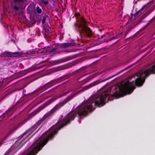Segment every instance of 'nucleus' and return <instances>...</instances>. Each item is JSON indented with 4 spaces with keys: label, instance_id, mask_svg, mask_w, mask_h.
<instances>
[{
    "label": "nucleus",
    "instance_id": "nucleus-5",
    "mask_svg": "<svg viewBox=\"0 0 155 155\" xmlns=\"http://www.w3.org/2000/svg\"><path fill=\"white\" fill-rule=\"evenodd\" d=\"M78 21V24L76 22L75 23L74 26L78 27L82 33H84L88 37L91 38L93 36V32L91 29L88 26L89 23L83 17L79 18Z\"/></svg>",
    "mask_w": 155,
    "mask_h": 155
},
{
    "label": "nucleus",
    "instance_id": "nucleus-28",
    "mask_svg": "<svg viewBox=\"0 0 155 155\" xmlns=\"http://www.w3.org/2000/svg\"><path fill=\"white\" fill-rule=\"evenodd\" d=\"M14 130H10L8 133L10 135L13 132Z\"/></svg>",
    "mask_w": 155,
    "mask_h": 155
},
{
    "label": "nucleus",
    "instance_id": "nucleus-9",
    "mask_svg": "<svg viewBox=\"0 0 155 155\" xmlns=\"http://www.w3.org/2000/svg\"><path fill=\"white\" fill-rule=\"evenodd\" d=\"M22 2V0H13L11 2V7L15 11H18L19 8L16 5H19Z\"/></svg>",
    "mask_w": 155,
    "mask_h": 155
},
{
    "label": "nucleus",
    "instance_id": "nucleus-21",
    "mask_svg": "<svg viewBox=\"0 0 155 155\" xmlns=\"http://www.w3.org/2000/svg\"><path fill=\"white\" fill-rule=\"evenodd\" d=\"M10 135L8 134L7 133L5 136L2 138V141H4L5 139H6Z\"/></svg>",
    "mask_w": 155,
    "mask_h": 155
},
{
    "label": "nucleus",
    "instance_id": "nucleus-1",
    "mask_svg": "<svg viewBox=\"0 0 155 155\" xmlns=\"http://www.w3.org/2000/svg\"><path fill=\"white\" fill-rule=\"evenodd\" d=\"M132 93V82L127 81L121 87H119V91H117L110 96L107 92H104L99 95L93 96L78 105L76 108H79L76 111L70 112L61 120H58L54 125L45 132L43 135L51 131L46 135L43 140L41 142H35L33 144L35 147L28 153L25 152L21 155H35L49 140H53L58 131L64 127L70 124L78 115L79 118H83L87 116L89 113L95 109V106L101 107L104 106L106 102L112 100L110 97L118 98L127 94Z\"/></svg>",
    "mask_w": 155,
    "mask_h": 155
},
{
    "label": "nucleus",
    "instance_id": "nucleus-43",
    "mask_svg": "<svg viewBox=\"0 0 155 155\" xmlns=\"http://www.w3.org/2000/svg\"><path fill=\"white\" fill-rule=\"evenodd\" d=\"M85 75V74H84L83 76H84Z\"/></svg>",
    "mask_w": 155,
    "mask_h": 155
},
{
    "label": "nucleus",
    "instance_id": "nucleus-13",
    "mask_svg": "<svg viewBox=\"0 0 155 155\" xmlns=\"http://www.w3.org/2000/svg\"><path fill=\"white\" fill-rule=\"evenodd\" d=\"M155 21V16L153 17L150 20L149 22L147 23V24H146L144 27L142 28V29H140L139 32H141L145 28L147 27L150 25V24L151 22H153V21Z\"/></svg>",
    "mask_w": 155,
    "mask_h": 155
},
{
    "label": "nucleus",
    "instance_id": "nucleus-7",
    "mask_svg": "<svg viewBox=\"0 0 155 155\" xmlns=\"http://www.w3.org/2000/svg\"><path fill=\"white\" fill-rule=\"evenodd\" d=\"M18 104V103L17 102L2 114V115H4L5 118L7 119L8 118L14 114L17 109L16 106Z\"/></svg>",
    "mask_w": 155,
    "mask_h": 155
},
{
    "label": "nucleus",
    "instance_id": "nucleus-4",
    "mask_svg": "<svg viewBox=\"0 0 155 155\" xmlns=\"http://www.w3.org/2000/svg\"><path fill=\"white\" fill-rule=\"evenodd\" d=\"M155 74V64L150 68L141 72L139 76L135 81V85L138 87H141L144 83L145 79L151 74Z\"/></svg>",
    "mask_w": 155,
    "mask_h": 155
},
{
    "label": "nucleus",
    "instance_id": "nucleus-33",
    "mask_svg": "<svg viewBox=\"0 0 155 155\" xmlns=\"http://www.w3.org/2000/svg\"><path fill=\"white\" fill-rule=\"evenodd\" d=\"M2 117H3V118H5L4 115H2V114L1 115H0V118H1Z\"/></svg>",
    "mask_w": 155,
    "mask_h": 155
},
{
    "label": "nucleus",
    "instance_id": "nucleus-8",
    "mask_svg": "<svg viewBox=\"0 0 155 155\" xmlns=\"http://www.w3.org/2000/svg\"><path fill=\"white\" fill-rule=\"evenodd\" d=\"M155 8L149 10L145 12L143 15L140 17L137 20L136 23L135 24V26H136L139 23L141 22L142 20L144 19L147 16L149 15L151 13Z\"/></svg>",
    "mask_w": 155,
    "mask_h": 155
},
{
    "label": "nucleus",
    "instance_id": "nucleus-30",
    "mask_svg": "<svg viewBox=\"0 0 155 155\" xmlns=\"http://www.w3.org/2000/svg\"><path fill=\"white\" fill-rule=\"evenodd\" d=\"M25 92H26V90H24L23 91V92H22L23 94L24 95H27V94H25Z\"/></svg>",
    "mask_w": 155,
    "mask_h": 155
},
{
    "label": "nucleus",
    "instance_id": "nucleus-15",
    "mask_svg": "<svg viewBox=\"0 0 155 155\" xmlns=\"http://www.w3.org/2000/svg\"><path fill=\"white\" fill-rule=\"evenodd\" d=\"M74 44L72 43H64L61 44V46L64 48H66L67 47L74 46Z\"/></svg>",
    "mask_w": 155,
    "mask_h": 155
},
{
    "label": "nucleus",
    "instance_id": "nucleus-14",
    "mask_svg": "<svg viewBox=\"0 0 155 155\" xmlns=\"http://www.w3.org/2000/svg\"><path fill=\"white\" fill-rule=\"evenodd\" d=\"M155 21V16L153 17L150 20L149 22L147 23V24H146L144 27L142 28V29H140L139 32H141L145 28L147 27L150 25V24L151 22H153V21Z\"/></svg>",
    "mask_w": 155,
    "mask_h": 155
},
{
    "label": "nucleus",
    "instance_id": "nucleus-35",
    "mask_svg": "<svg viewBox=\"0 0 155 155\" xmlns=\"http://www.w3.org/2000/svg\"><path fill=\"white\" fill-rule=\"evenodd\" d=\"M78 121L79 122V123H81V121H80V120L78 119Z\"/></svg>",
    "mask_w": 155,
    "mask_h": 155
},
{
    "label": "nucleus",
    "instance_id": "nucleus-10",
    "mask_svg": "<svg viewBox=\"0 0 155 155\" xmlns=\"http://www.w3.org/2000/svg\"><path fill=\"white\" fill-rule=\"evenodd\" d=\"M72 59V57L68 56L52 61L53 64H56L68 61Z\"/></svg>",
    "mask_w": 155,
    "mask_h": 155
},
{
    "label": "nucleus",
    "instance_id": "nucleus-25",
    "mask_svg": "<svg viewBox=\"0 0 155 155\" xmlns=\"http://www.w3.org/2000/svg\"><path fill=\"white\" fill-rule=\"evenodd\" d=\"M121 34V33H120L119 34H118V35H116V36H115V37L117 39L118 38H119V37H120V35Z\"/></svg>",
    "mask_w": 155,
    "mask_h": 155
},
{
    "label": "nucleus",
    "instance_id": "nucleus-27",
    "mask_svg": "<svg viewBox=\"0 0 155 155\" xmlns=\"http://www.w3.org/2000/svg\"><path fill=\"white\" fill-rule=\"evenodd\" d=\"M42 2H43L44 4L45 5H47L48 3V2L47 1L45 2L44 1H42Z\"/></svg>",
    "mask_w": 155,
    "mask_h": 155
},
{
    "label": "nucleus",
    "instance_id": "nucleus-40",
    "mask_svg": "<svg viewBox=\"0 0 155 155\" xmlns=\"http://www.w3.org/2000/svg\"><path fill=\"white\" fill-rule=\"evenodd\" d=\"M25 87V85L22 88V89H23L24 87Z\"/></svg>",
    "mask_w": 155,
    "mask_h": 155
},
{
    "label": "nucleus",
    "instance_id": "nucleus-38",
    "mask_svg": "<svg viewBox=\"0 0 155 155\" xmlns=\"http://www.w3.org/2000/svg\"><path fill=\"white\" fill-rule=\"evenodd\" d=\"M108 79H109V78H107V79H106L105 80H108Z\"/></svg>",
    "mask_w": 155,
    "mask_h": 155
},
{
    "label": "nucleus",
    "instance_id": "nucleus-32",
    "mask_svg": "<svg viewBox=\"0 0 155 155\" xmlns=\"http://www.w3.org/2000/svg\"><path fill=\"white\" fill-rule=\"evenodd\" d=\"M3 141H2V140L1 142H0V146L2 144V143H3Z\"/></svg>",
    "mask_w": 155,
    "mask_h": 155
},
{
    "label": "nucleus",
    "instance_id": "nucleus-22",
    "mask_svg": "<svg viewBox=\"0 0 155 155\" xmlns=\"http://www.w3.org/2000/svg\"><path fill=\"white\" fill-rule=\"evenodd\" d=\"M70 51H68V50H65V51H60L59 52H58V53H62V52H66V53H68V52H70Z\"/></svg>",
    "mask_w": 155,
    "mask_h": 155
},
{
    "label": "nucleus",
    "instance_id": "nucleus-12",
    "mask_svg": "<svg viewBox=\"0 0 155 155\" xmlns=\"http://www.w3.org/2000/svg\"><path fill=\"white\" fill-rule=\"evenodd\" d=\"M45 61H42L41 62H40L38 64H36L35 65V66L33 68V69H32V71H34L36 70H38L39 69H41L45 66L46 65L45 64H44L43 65H42L41 66H38V67H36V66L37 65H39L41 64L44 63L45 62Z\"/></svg>",
    "mask_w": 155,
    "mask_h": 155
},
{
    "label": "nucleus",
    "instance_id": "nucleus-37",
    "mask_svg": "<svg viewBox=\"0 0 155 155\" xmlns=\"http://www.w3.org/2000/svg\"><path fill=\"white\" fill-rule=\"evenodd\" d=\"M4 155H8V154L7 153H5Z\"/></svg>",
    "mask_w": 155,
    "mask_h": 155
},
{
    "label": "nucleus",
    "instance_id": "nucleus-23",
    "mask_svg": "<svg viewBox=\"0 0 155 155\" xmlns=\"http://www.w3.org/2000/svg\"><path fill=\"white\" fill-rule=\"evenodd\" d=\"M51 2L53 6L55 7V6L56 4V2H55L54 0H52L51 1Z\"/></svg>",
    "mask_w": 155,
    "mask_h": 155
},
{
    "label": "nucleus",
    "instance_id": "nucleus-18",
    "mask_svg": "<svg viewBox=\"0 0 155 155\" xmlns=\"http://www.w3.org/2000/svg\"><path fill=\"white\" fill-rule=\"evenodd\" d=\"M37 12L38 14H41L42 12L41 9L39 8V6H37L36 8Z\"/></svg>",
    "mask_w": 155,
    "mask_h": 155
},
{
    "label": "nucleus",
    "instance_id": "nucleus-17",
    "mask_svg": "<svg viewBox=\"0 0 155 155\" xmlns=\"http://www.w3.org/2000/svg\"><path fill=\"white\" fill-rule=\"evenodd\" d=\"M48 17V16L46 15H44L43 16V19L42 20V24H44L45 22V21L46 20V18L47 17Z\"/></svg>",
    "mask_w": 155,
    "mask_h": 155
},
{
    "label": "nucleus",
    "instance_id": "nucleus-20",
    "mask_svg": "<svg viewBox=\"0 0 155 155\" xmlns=\"http://www.w3.org/2000/svg\"><path fill=\"white\" fill-rule=\"evenodd\" d=\"M132 65H130L128 67H127L126 68H125L123 70H121L118 73V74H119V73H120V72H122L124 71L125 70H126L127 69L130 68L131 67H132Z\"/></svg>",
    "mask_w": 155,
    "mask_h": 155
},
{
    "label": "nucleus",
    "instance_id": "nucleus-39",
    "mask_svg": "<svg viewBox=\"0 0 155 155\" xmlns=\"http://www.w3.org/2000/svg\"><path fill=\"white\" fill-rule=\"evenodd\" d=\"M86 82H84V84H85V83H86Z\"/></svg>",
    "mask_w": 155,
    "mask_h": 155
},
{
    "label": "nucleus",
    "instance_id": "nucleus-2",
    "mask_svg": "<svg viewBox=\"0 0 155 155\" xmlns=\"http://www.w3.org/2000/svg\"><path fill=\"white\" fill-rule=\"evenodd\" d=\"M95 86V82H94L89 85L84 87L82 89L76 92L72 93L71 95L67 97L63 101V103L62 104L59 103L57 104L54 107H53L49 112L46 114L44 116L35 124L34 125L28 130L26 131L23 134H25L27 133H31L34 131L42 122L48 117L51 116L58 109L60 108L66 103L68 102L70 100L72 99L76 95L85 90L93 86Z\"/></svg>",
    "mask_w": 155,
    "mask_h": 155
},
{
    "label": "nucleus",
    "instance_id": "nucleus-41",
    "mask_svg": "<svg viewBox=\"0 0 155 155\" xmlns=\"http://www.w3.org/2000/svg\"><path fill=\"white\" fill-rule=\"evenodd\" d=\"M147 48H146L144 50H147Z\"/></svg>",
    "mask_w": 155,
    "mask_h": 155
},
{
    "label": "nucleus",
    "instance_id": "nucleus-42",
    "mask_svg": "<svg viewBox=\"0 0 155 155\" xmlns=\"http://www.w3.org/2000/svg\"><path fill=\"white\" fill-rule=\"evenodd\" d=\"M10 120H12V119H10Z\"/></svg>",
    "mask_w": 155,
    "mask_h": 155
},
{
    "label": "nucleus",
    "instance_id": "nucleus-11",
    "mask_svg": "<svg viewBox=\"0 0 155 155\" xmlns=\"http://www.w3.org/2000/svg\"><path fill=\"white\" fill-rule=\"evenodd\" d=\"M151 2H149L148 3L146 4V5H145L143 6H142V7L138 11L136 12L134 15V16L135 17H136L138 15H141L142 14V11H143V10L144 9V8H147L149 7L150 5L149 4Z\"/></svg>",
    "mask_w": 155,
    "mask_h": 155
},
{
    "label": "nucleus",
    "instance_id": "nucleus-19",
    "mask_svg": "<svg viewBox=\"0 0 155 155\" xmlns=\"http://www.w3.org/2000/svg\"><path fill=\"white\" fill-rule=\"evenodd\" d=\"M97 36L98 37V38L99 39H101L104 38H105L106 37V35L105 34H104L103 35H101V37H100L99 35H97Z\"/></svg>",
    "mask_w": 155,
    "mask_h": 155
},
{
    "label": "nucleus",
    "instance_id": "nucleus-34",
    "mask_svg": "<svg viewBox=\"0 0 155 155\" xmlns=\"http://www.w3.org/2000/svg\"><path fill=\"white\" fill-rule=\"evenodd\" d=\"M25 72V71H22V72H23V73H25V74L26 73V72Z\"/></svg>",
    "mask_w": 155,
    "mask_h": 155
},
{
    "label": "nucleus",
    "instance_id": "nucleus-3",
    "mask_svg": "<svg viewBox=\"0 0 155 155\" xmlns=\"http://www.w3.org/2000/svg\"><path fill=\"white\" fill-rule=\"evenodd\" d=\"M71 76V74H68L56 79L52 80L42 86L40 87L37 90L33 91L32 94L34 93L39 94L43 92L54 85L69 78Z\"/></svg>",
    "mask_w": 155,
    "mask_h": 155
},
{
    "label": "nucleus",
    "instance_id": "nucleus-29",
    "mask_svg": "<svg viewBox=\"0 0 155 155\" xmlns=\"http://www.w3.org/2000/svg\"><path fill=\"white\" fill-rule=\"evenodd\" d=\"M67 94H66V93L65 92H64L60 96V97H61L64 96L65 95Z\"/></svg>",
    "mask_w": 155,
    "mask_h": 155
},
{
    "label": "nucleus",
    "instance_id": "nucleus-16",
    "mask_svg": "<svg viewBox=\"0 0 155 155\" xmlns=\"http://www.w3.org/2000/svg\"><path fill=\"white\" fill-rule=\"evenodd\" d=\"M116 39L115 36L111 38H110V39H108L107 40H104V41H101V43L102 44L104 43H107L109 41H111V40H112L114 39Z\"/></svg>",
    "mask_w": 155,
    "mask_h": 155
},
{
    "label": "nucleus",
    "instance_id": "nucleus-24",
    "mask_svg": "<svg viewBox=\"0 0 155 155\" xmlns=\"http://www.w3.org/2000/svg\"><path fill=\"white\" fill-rule=\"evenodd\" d=\"M74 15L76 17H77L80 15V14L79 12H76L74 14Z\"/></svg>",
    "mask_w": 155,
    "mask_h": 155
},
{
    "label": "nucleus",
    "instance_id": "nucleus-36",
    "mask_svg": "<svg viewBox=\"0 0 155 155\" xmlns=\"http://www.w3.org/2000/svg\"><path fill=\"white\" fill-rule=\"evenodd\" d=\"M99 30L100 31V32H101L102 31V30L101 29H99Z\"/></svg>",
    "mask_w": 155,
    "mask_h": 155
},
{
    "label": "nucleus",
    "instance_id": "nucleus-6",
    "mask_svg": "<svg viewBox=\"0 0 155 155\" xmlns=\"http://www.w3.org/2000/svg\"><path fill=\"white\" fill-rule=\"evenodd\" d=\"M22 55V53L18 51L14 52L6 51L1 53L0 56L5 58L16 57Z\"/></svg>",
    "mask_w": 155,
    "mask_h": 155
},
{
    "label": "nucleus",
    "instance_id": "nucleus-31",
    "mask_svg": "<svg viewBox=\"0 0 155 155\" xmlns=\"http://www.w3.org/2000/svg\"><path fill=\"white\" fill-rule=\"evenodd\" d=\"M71 91L70 90H68L67 91L65 92L66 93V94H68V93H69Z\"/></svg>",
    "mask_w": 155,
    "mask_h": 155
},
{
    "label": "nucleus",
    "instance_id": "nucleus-26",
    "mask_svg": "<svg viewBox=\"0 0 155 155\" xmlns=\"http://www.w3.org/2000/svg\"><path fill=\"white\" fill-rule=\"evenodd\" d=\"M57 49L56 48H53L50 51V52H53L54 51Z\"/></svg>",
    "mask_w": 155,
    "mask_h": 155
}]
</instances>
